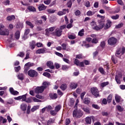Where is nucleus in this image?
<instances>
[{
    "label": "nucleus",
    "mask_w": 125,
    "mask_h": 125,
    "mask_svg": "<svg viewBox=\"0 0 125 125\" xmlns=\"http://www.w3.org/2000/svg\"><path fill=\"white\" fill-rule=\"evenodd\" d=\"M107 42L109 45L115 46V45H117V43L118 42V39L115 37H111L108 40Z\"/></svg>",
    "instance_id": "obj_1"
},
{
    "label": "nucleus",
    "mask_w": 125,
    "mask_h": 125,
    "mask_svg": "<svg viewBox=\"0 0 125 125\" xmlns=\"http://www.w3.org/2000/svg\"><path fill=\"white\" fill-rule=\"evenodd\" d=\"M83 115V112L81 110L76 111L74 110L73 112V117L74 118H77V119H80L82 118Z\"/></svg>",
    "instance_id": "obj_2"
},
{
    "label": "nucleus",
    "mask_w": 125,
    "mask_h": 125,
    "mask_svg": "<svg viewBox=\"0 0 125 125\" xmlns=\"http://www.w3.org/2000/svg\"><path fill=\"white\" fill-rule=\"evenodd\" d=\"M27 74L30 78H37L39 76V73L36 70L30 69L27 72Z\"/></svg>",
    "instance_id": "obj_3"
},
{
    "label": "nucleus",
    "mask_w": 125,
    "mask_h": 125,
    "mask_svg": "<svg viewBox=\"0 0 125 125\" xmlns=\"http://www.w3.org/2000/svg\"><path fill=\"white\" fill-rule=\"evenodd\" d=\"M91 93L93 95H94L96 97H98L99 96V91L98 89L96 88H91Z\"/></svg>",
    "instance_id": "obj_4"
},
{
    "label": "nucleus",
    "mask_w": 125,
    "mask_h": 125,
    "mask_svg": "<svg viewBox=\"0 0 125 125\" xmlns=\"http://www.w3.org/2000/svg\"><path fill=\"white\" fill-rule=\"evenodd\" d=\"M44 89L43 88L42 86H37L34 90L35 93L39 94V93H42Z\"/></svg>",
    "instance_id": "obj_5"
},
{
    "label": "nucleus",
    "mask_w": 125,
    "mask_h": 125,
    "mask_svg": "<svg viewBox=\"0 0 125 125\" xmlns=\"http://www.w3.org/2000/svg\"><path fill=\"white\" fill-rule=\"evenodd\" d=\"M99 27L101 30H102L104 27H105V20L102 19L98 21Z\"/></svg>",
    "instance_id": "obj_6"
},
{
    "label": "nucleus",
    "mask_w": 125,
    "mask_h": 125,
    "mask_svg": "<svg viewBox=\"0 0 125 125\" xmlns=\"http://www.w3.org/2000/svg\"><path fill=\"white\" fill-rule=\"evenodd\" d=\"M62 32L63 31L61 30V29H60V28H57L55 29L54 34L55 36H56V37H61V36H62Z\"/></svg>",
    "instance_id": "obj_7"
},
{
    "label": "nucleus",
    "mask_w": 125,
    "mask_h": 125,
    "mask_svg": "<svg viewBox=\"0 0 125 125\" xmlns=\"http://www.w3.org/2000/svg\"><path fill=\"white\" fill-rule=\"evenodd\" d=\"M14 99H15V100H21V99H22V101L25 102L27 99V94L22 96H20L18 97H15Z\"/></svg>",
    "instance_id": "obj_8"
},
{
    "label": "nucleus",
    "mask_w": 125,
    "mask_h": 125,
    "mask_svg": "<svg viewBox=\"0 0 125 125\" xmlns=\"http://www.w3.org/2000/svg\"><path fill=\"white\" fill-rule=\"evenodd\" d=\"M36 53L37 54H43L46 53V48L39 49L36 51Z\"/></svg>",
    "instance_id": "obj_9"
},
{
    "label": "nucleus",
    "mask_w": 125,
    "mask_h": 125,
    "mask_svg": "<svg viewBox=\"0 0 125 125\" xmlns=\"http://www.w3.org/2000/svg\"><path fill=\"white\" fill-rule=\"evenodd\" d=\"M49 97L53 100H55L58 98V95L57 93H51L49 95Z\"/></svg>",
    "instance_id": "obj_10"
},
{
    "label": "nucleus",
    "mask_w": 125,
    "mask_h": 125,
    "mask_svg": "<svg viewBox=\"0 0 125 125\" xmlns=\"http://www.w3.org/2000/svg\"><path fill=\"white\" fill-rule=\"evenodd\" d=\"M112 26V21L109 20L107 21V23L105 24L104 27V30H108L110 27Z\"/></svg>",
    "instance_id": "obj_11"
},
{
    "label": "nucleus",
    "mask_w": 125,
    "mask_h": 125,
    "mask_svg": "<svg viewBox=\"0 0 125 125\" xmlns=\"http://www.w3.org/2000/svg\"><path fill=\"white\" fill-rule=\"evenodd\" d=\"M46 65L48 68L53 70L54 69V65H53V62H51V61L47 62L46 63Z\"/></svg>",
    "instance_id": "obj_12"
},
{
    "label": "nucleus",
    "mask_w": 125,
    "mask_h": 125,
    "mask_svg": "<svg viewBox=\"0 0 125 125\" xmlns=\"http://www.w3.org/2000/svg\"><path fill=\"white\" fill-rule=\"evenodd\" d=\"M78 84L77 83L72 82L70 83V88H71V89H76V88L78 87Z\"/></svg>",
    "instance_id": "obj_13"
},
{
    "label": "nucleus",
    "mask_w": 125,
    "mask_h": 125,
    "mask_svg": "<svg viewBox=\"0 0 125 125\" xmlns=\"http://www.w3.org/2000/svg\"><path fill=\"white\" fill-rule=\"evenodd\" d=\"M122 76L116 75L115 77V81L118 84H121V79H122Z\"/></svg>",
    "instance_id": "obj_14"
},
{
    "label": "nucleus",
    "mask_w": 125,
    "mask_h": 125,
    "mask_svg": "<svg viewBox=\"0 0 125 125\" xmlns=\"http://www.w3.org/2000/svg\"><path fill=\"white\" fill-rule=\"evenodd\" d=\"M0 36H8L9 35V32L8 30H0Z\"/></svg>",
    "instance_id": "obj_15"
},
{
    "label": "nucleus",
    "mask_w": 125,
    "mask_h": 125,
    "mask_svg": "<svg viewBox=\"0 0 125 125\" xmlns=\"http://www.w3.org/2000/svg\"><path fill=\"white\" fill-rule=\"evenodd\" d=\"M46 7H47L44 5V4H42L39 5V6H38V9L39 11H42V10H45V9H46Z\"/></svg>",
    "instance_id": "obj_16"
},
{
    "label": "nucleus",
    "mask_w": 125,
    "mask_h": 125,
    "mask_svg": "<svg viewBox=\"0 0 125 125\" xmlns=\"http://www.w3.org/2000/svg\"><path fill=\"white\" fill-rule=\"evenodd\" d=\"M50 84V83L49 82H44L42 83V85L41 86H42L43 89L45 90V89L47 88V87H48L49 86Z\"/></svg>",
    "instance_id": "obj_17"
},
{
    "label": "nucleus",
    "mask_w": 125,
    "mask_h": 125,
    "mask_svg": "<svg viewBox=\"0 0 125 125\" xmlns=\"http://www.w3.org/2000/svg\"><path fill=\"white\" fill-rule=\"evenodd\" d=\"M27 8L29 12H35V11H36V8L33 6H28Z\"/></svg>",
    "instance_id": "obj_18"
},
{
    "label": "nucleus",
    "mask_w": 125,
    "mask_h": 125,
    "mask_svg": "<svg viewBox=\"0 0 125 125\" xmlns=\"http://www.w3.org/2000/svg\"><path fill=\"white\" fill-rule=\"evenodd\" d=\"M82 110L84 112H85L86 114H90V109H89V107H82Z\"/></svg>",
    "instance_id": "obj_19"
},
{
    "label": "nucleus",
    "mask_w": 125,
    "mask_h": 125,
    "mask_svg": "<svg viewBox=\"0 0 125 125\" xmlns=\"http://www.w3.org/2000/svg\"><path fill=\"white\" fill-rule=\"evenodd\" d=\"M15 39L19 40L20 39V31L17 30L15 33Z\"/></svg>",
    "instance_id": "obj_20"
},
{
    "label": "nucleus",
    "mask_w": 125,
    "mask_h": 125,
    "mask_svg": "<svg viewBox=\"0 0 125 125\" xmlns=\"http://www.w3.org/2000/svg\"><path fill=\"white\" fill-rule=\"evenodd\" d=\"M83 103L84 104H86V105H88L90 103V99L89 98H85L83 99Z\"/></svg>",
    "instance_id": "obj_21"
},
{
    "label": "nucleus",
    "mask_w": 125,
    "mask_h": 125,
    "mask_svg": "<svg viewBox=\"0 0 125 125\" xmlns=\"http://www.w3.org/2000/svg\"><path fill=\"white\" fill-rule=\"evenodd\" d=\"M85 123L87 125H91V117H86L85 119Z\"/></svg>",
    "instance_id": "obj_22"
},
{
    "label": "nucleus",
    "mask_w": 125,
    "mask_h": 125,
    "mask_svg": "<svg viewBox=\"0 0 125 125\" xmlns=\"http://www.w3.org/2000/svg\"><path fill=\"white\" fill-rule=\"evenodd\" d=\"M6 20L8 21H12V20H15V16L11 15L7 17Z\"/></svg>",
    "instance_id": "obj_23"
},
{
    "label": "nucleus",
    "mask_w": 125,
    "mask_h": 125,
    "mask_svg": "<svg viewBox=\"0 0 125 125\" xmlns=\"http://www.w3.org/2000/svg\"><path fill=\"white\" fill-rule=\"evenodd\" d=\"M36 42H35V41H32L30 42V46L31 49H34L35 47H36Z\"/></svg>",
    "instance_id": "obj_24"
},
{
    "label": "nucleus",
    "mask_w": 125,
    "mask_h": 125,
    "mask_svg": "<svg viewBox=\"0 0 125 125\" xmlns=\"http://www.w3.org/2000/svg\"><path fill=\"white\" fill-rule=\"evenodd\" d=\"M121 100H122V97L118 95H115V101L117 103H120L121 102Z\"/></svg>",
    "instance_id": "obj_25"
},
{
    "label": "nucleus",
    "mask_w": 125,
    "mask_h": 125,
    "mask_svg": "<svg viewBox=\"0 0 125 125\" xmlns=\"http://www.w3.org/2000/svg\"><path fill=\"white\" fill-rule=\"evenodd\" d=\"M67 87H68V86H67V84L66 83H63L60 86L61 89L63 91L66 90V89H67Z\"/></svg>",
    "instance_id": "obj_26"
},
{
    "label": "nucleus",
    "mask_w": 125,
    "mask_h": 125,
    "mask_svg": "<svg viewBox=\"0 0 125 125\" xmlns=\"http://www.w3.org/2000/svg\"><path fill=\"white\" fill-rule=\"evenodd\" d=\"M112 98H113V94H110L107 98L108 103H111L112 102Z\"/></svg>",
    "instance_id": "obj_27"
},
{
    "label": "nucleus",
    "mask_w": 125,
    "mask_h": 125,
    "mask_svg": "<svg viewBox=\"0 0 125 125\" xmlns=\"http://www.w3.org/2000/svg\"><path fill=\"white\" fill-rule=\"evenodd\" d=\"M84 29H82V30H81L79 33H78V36H79L80 37H83L84 35Z\"/></svg>",
    "instance_id": "obj_28"
},
{
    "label": "nucleus",
    "mask_w": 125,
    "mask_h": 125,
    "mask_svg": "<svg viewBox=\"0 0 125 125\" xmlns=\"http://www.w3.org/2000/svg\"><path fill=\"white\" fill-rule=\"evenodd\" d=\"M35 64L34 63H31L30 62H28L26 63L25 64V67H28V68H30V67H33V66H34Z\"/></svg>",
    "instance_id": "obj_29"
},
{
    "label": "nucleus",
    "mask_w": 125,
    "mask_h": 125,
    "mask_svg": "<svg viewBox=\"0 0 125 125\" xmlns=\"http://www.w3.org/2000/svg\"><path fill=\"white\" fill-rule=\"evenodd\" d=\"M21 108L22 111H26L27 110V104H22L21 105Z\"/></svg>",
    "instance_id": "obj_30"
},
{
    "label": "nucleus",
    "mask_w": 125,
    "mask_h": 125,
    "mask_svg": "<svg viewBox=\"0 0 125 125\" xmlns=\"http://www.w3.org/2000/svg\"><path fill=\"white\" fill-rule=\"evenodd\" d=\"M55 28H56V27L55 26L51 27L49 28L48 29H45V32H53V31H54V30L55 29Z\"/></svg>",
    "instance_id": "obj_31"
},
{
    "label": "nucleus",
    "mask_w": 125,
    "mask_h": 125,
    "mask_svg": "<svg viewBox=\"0 0 125 125\" xmlns=\"http://www.w3.org/2000/svg\"><path fill=\"white\" fill-rule=\"evenodd\" d=\"M68 39H69V40H75V39H77V37L76 36V35H72V34L68 35Z\"/></svg>",
    "instance_id": "obj_32"
},
{
    "label": "nucleus",
    "mask_w": 125,
    "mask_h": 125,
    "mask_svg": "<svg viewBox=\"0 0 125 125\" xmlns=\"http://www.w3.org/2000/svg\"><path fill=\"white\" fill-rule=\"evenodd\" d=\"M109 84V82H103L101 83V87H105L106 85Z\"/></svg>",
    "instance_id": "obj_33"
},
{
    "label": "nucleus",
    "mask_w": 125,
    "mask_h": 125,
    "mask_svg": "<svg viewBox=\"0 0 125 125\" xmlns=\"http://www.w3.org/2000/svg\"><path fill=\"white\" fill-rule=\"evenodd\" d=\"M61 109V105H57L55 108V111L57 113L59 112V111H60Z\"/></svg>",
    "instance_id": "obj_34"
},
{
    "label": "nucleus",
    "mask_w": 125,
    "mask_h": 125,
    "mask_svg": "<svg viewBox=\"0 0 125 125\" xmlns=\"http://www.w3.org/2000/svg\"><path fill=\"white\" fill-rule=\"evenodd\" d=\"M99 71L101 74H102V75L105 74V71H104V69H103V67L102 66H101L99 68Z\"/></svg>",
    "instance_id": "obj_35"
},
{
    "label": "nucleus",
    "mask_w": 125,
    "mask_h": 125,
    "mask_svg": "<svg viewBox=\"0 0 125 125\" xmlns=\"http://www.w3.org/2000/svg\"><path fill=\"white\" fill-rule=\"evenodd\" d=\"M75 103V100H74V99H70V101L69 102V106H70L71 107H73V106H74V104Z\"/></svg>",
    "instance_id": "obj_36"
},
{
    "label": "nucleus",
    "mask_w": 125,
    "mask_h": 125,
    "mask_svg": "<svg viewBox=\"0 0 125 125\" xmlns=\"http://www.w3.org/2000/svg\"><path fill=\"white\" fill-rule=\"evenodd\" d=\"M124 26V23L121 22L116 25L115 26L116 29H120V28H122Z\"/></svg>",
    "instance_id": "obj_37"
},
{
    "label": "nucleus",
    "mask_w": 125,
    "mask_h": 125,
    "mask_svg": "<svg viewBox=\"0 0 125 125\" xmlns=\"http://www.w3.org/2000/svg\"><path fill=\"white\" fill-rule=\"evenodd\" d=\"M26 24H27V25L29 26V27H30V28H34V24L32 23V22H30L29 21H26Z\"/></svg>",
    "instance_id": "obj_38"
},
{
    "label": "nucleus",
    "mask_w": 125,
    "mask_h": 125,
    "mask_svg": "<svg viewBox=\"0 0 125 125\" xmlns=\"http://www.w3.org/2000/svg\"><path fill=\"white\" fill-rule=\"evenodd\" d=\"M54 123V120L52 119H50L47 123V125H51V124H53Z\"/></svg>",
    "instance_id": "obj_39"
},
{
    "label": "nucleus",
    "mask_w": 125,
    "mask_h": 125,
    "mask_svg": "<svg viewBox=\"0 0 125 125\" xmlns=\"http://www.w3.org/2000/svg\"><path fill=\"white\" fill-rule=\"evenodd\" d=\"M92 107L97 110H99L100 109V106H99L98 104H92Z\"/></svg>",
    "instance_id": "obj_40"
},
{
    "label": "nucleus",
    "mask_w": 125,
    "mask_h": 125,
    "mask_svg": "<svg viewBox=\"0 0 125 125\" xmlns=\"http://www.w3.org/2000/svg\"><path fill=\"white\" fill-rule=\"evenodd\" d=\"M117 109L119 112H123L124 111V108L122 107L121 105H117Z\"/></svg>",
    "instance_id": "obj_41"
},
{
    "label": "nucleus",
    "mask_w": 125,
    "mask_h": 125,
    "mask_svg": "<svg viewBox=\"0 0 125 125\" xmlns=\"http://www.w3.org/2000/svg\"><path fill=\"white\" fill-rule=\"evenodd\" d=\"M120 16L118 14L116 15L115 16H112L111 17V19L113 20H117V19H119Z\"/></svg>",
    "instance_id": "obj_42"
},
{
    "label": "nucleus",
    "mask_w": 125,
    "mask_h": 125,
    "mask_svg": "<svg viewBox=\"0 0 125 125\" xmlns=\"http://www.w3.org/2000/svg\"><path fill=\"white\" fill-rule=\"evenodd\" d=\"M106 42H105V41H102V42H101L100 46L102 47V48H104Z\"/></svg>",
    "instance_id": "obj_43"
},
{
    "label": "nucleus",
    "mask_w": 125,
    "mask_h": 125,
    "mask_svg": "<svg viewBox=\"0 0 125 125\" xmlns=\"http://www.w3.org/2000/svg\"><path fill=\"white\" fill-rule=\"evenodd\" d=\"M94 12L91 11H89L87 12L86 15L87 16H91L94 14Z\"/></svg>",
    "instance_id": "obj_44"
},
{
    "label": "nucleus",
    "mask_w": 125,
    "mask_h": 125,
    "mask_svg": "<svg viewBox=\"0 0 125 125\" xmlns=\"http://www.w3.org/2000/svg\"><path fill=\"white\" fill-rule=\"evenodd\" d=\"M92 29L95 31H100V30H101L99 26H98L97 24L95 27H93Z\"/></svg>",
    "instance_id": "obj_45"
},
{
    "label": "nucleus",
    "mask_w": 125,
    "mask_h": 125,
    "mask_svg": "<svg viewBox=\"0 0 125 125\" xmlns=\"http://www.w3.org/2000/svg\"><path fill=\"white\" fill-rule=\"evenodd\" d=\"M43 76H44V77H46L47 78H50L51 75L49 73L44 72L43 73Z\"/></svg>",
    "instance_id": "obj_46"
},
{
    "label": "nucleus",
    "mask_w": 125,
    "mask_h": 125,
    "mask_svg": "<svg viewBox=\"0 0 125 125\" xmlns=\"http://www.w3.org/2000/svg\"><path fill=\"white\" fill-rule=\"evenodd\" d=\"M18 78L21 81H23V80H24V76L23 75V74H21L19 75Z\"/></svg>",
    "instance_id": "obj_47"
},
{
    "label": "nucleus",
    "mask_w": 125,
    "mask_h": 125,
    "mask_svg": "<svg viewBox=\"0 0 125 125\" xmlns=\"http://www.w3.org/2000/svg\"><path fill=\"white\" fill-rule=\"evenodd\" d=\"M83 62H84V64L86 65H90V61L87 60H84L83 61Z\"/></svg>",
    "instance_id": "obj_48"
},
{
    "label": "nucleus",
    "mask_w": 125,
    "mask_h": 125,
    "mask_svg": "<svg viewBox=\"0 0 125 125\" xmlns=\"http://www.w3.org/2000/svg\"><path fill=\"white\" fill-rule=\"evenodd\" d=\"M30 69V67H28V66H24V73L26 75L28 74V70Z\"/></svg>",
    "instance_id": "obj_49"
},
{
    "label": "nucleus",
    "mask_w": 125,
    "mask_h": 125,
    "mask_svg": "<svg viewBox=\"0 0 125 125\" xmlns=\"http://www.w3.org/2000/svg\"><path fill=\"white\" fill-rule=\"evenodd\" d=\"M39 109V106H34L33 107H32L31 109V112H35L36 110H38Z\"/></svg>",
    "instance_id": "obj_50"
},
{
    "label": "nucleus",
    "mask_w": 125,
    "mask_h": 125,
    "mask_svg": "<svg viewBox=\"0 0 125 125\" xmlns=\"http://www.w3.org/2000/svg\"><path fill=\"white\" fill-rule=\"evenodd\" d=\"M76 58L77 59H83V57L82 54H79V55H76Z\"/></svg>",
    "instance_id": "obj_51"
},
{
    "label": "nucleus",
    "mask_w": 125,
    "mask_h": 125,
    "mask_svg": "<svg viewBox=\"0 0 125 125\" xmlns=\"http://www.w3.org/2000/svg\"><path fill=\"white\" fill-rule=\"evenodd\" d=\"M30 33V29H26L24 31V34L25 35L28 36V35H29V34Z\"/></svg>",
    "instance_id": "obj_52"
},
{
    "label": "nucleus",
    "mask_w": 125,
    "mask_h": 125,
    "mask_svg": "<svg viewBox=\"0 0 125 125\" xmlns=\"http://www.w3.org/2000/svg\"><path fill=\"white\" fill-rule=\"evenodd\" d=\"M90 25L92 27V29L94 27H95L97 24H96V22L94 21H92V22H90Z\"/></svg>",
    "instance_id": "obj_53"
},
{
    "label": "nucleus",
    "mask_w": 125,
    "mask_h": 125,
    "mask_svg": "<svg viewBox=\"0 0 125 125\" xmlns=\"http://www.w3.org/2000/svg\"><path fill=\"white\" fill-rule=\"evenodd\" d=\"M4 5H9L10 3V1L9 0H6V1L3 2Z\"/></svg>",
    "instance_id": "obj_54"
},
{
    "label": "nucleus",
    "mask_w": 125,
    "mask_h": 125,
    "mask_svg": "<svg viewBox=\"0 0 125 125\" xmlns=\"http://www.w3.org/2000/svg\"><path fill=\"white\" fill-rule=\"evenodd\" d=\"M75 14L76 16H80L81 15V11L77 10L75 11Z\"/></svg>",
    "instance_id": "obj_55"
},
{
    "label": "nucleus",
    "mask_w": 125,
    "mask_h": 125,
    "mask_svg": "<svg viewBox=\"0 0 125 125\" xmlns=\"http://www.w3.org/2000/svg\"><path fill=\"white\" fill-rule=\"evenodd\" d=\"M74 64H76L77 66H79L80 64V61L78 60L77 59H75L74 61Z\"/></svg>",
    "instance_id": "obj_56"
},
{
    "label": "nucleus",
    "mask_w": 125,
    "mask_h": 125,
    "mask_svg": "<svg viewBox=\"0 0 125 125\" xmlns=\"http://www.w3.org/2000/svg\"><path fill=\"white\" fill-rule=\"evenodd\" d=\"M62 49L63 50H66V48H67V45L66 44V43H63L62 44Z\"/></svg>",
    "instance_id": "obj_57"
},
{
    "label": "nucleus",
    "mask_w": 125,
    "mask_h": 125,
    "mask_svg": "<svg viewBox=\"0 0 125 125\" xmlns=\"http://www.w3.org/2000/svg\"><path fill=\"white\" fill-rule=\"evenodd\" d=\"M46 11L48 12V13H54V12H55V10L51 9H48L46 10Z\"/></svg>",
    "instance_id": "obj_58"
},
{
    "label": "nucleus",
    "mask_w": 125,
    "mask_h": 125,
    "mask_svg": "<svg viewBox=\"0 0 125 125\" xmlns=\"http://www.w3.org/2000/svg\"><path fill=\"white\" fill-rule=\"evenodd\" d=\"M92 43H98V40L96 38H94L92 40Z\"/></svg>",
    "instance_id": "obj_59"
},
{
    "label": "nucleus",
    "mask_w": 125,
    "mask_h": 125,
    "mask_svg": "<svg viewBox=\"0 0 125 125\" xmlns=\"http://www.w3.org/2000/svg\"><path fill=\"white\" fill-rule=\"evenodd\" d=\"M36 24L37 25H42V20L36 21Z\"/></svg>",
    "instance_id": "obj_60"
},
{
    "label": "nucleus",
    "mask_w": 125,
    "mask_h": 125,
    "mask_svg": "<svg viewBox=\"0 0 125 125\" xmlns=\"http://www.w3.org/2000/svg\"><path fill=\"white\" fill-rule=\"evenodd\" d=\"M25 102H26V103H31L32 102V98H28L26 99Z\"/></svg>",
    "instance_id": "obj_61"
},
{
    "label": "nucleus",
    "mask_w": 125,
    "mask_h": 125,
    "mask_svg": "<svg viewBox=\"0 0 125 125\" xmlns=\"http://www.w3.org/2000/svg\"><path fill=\"white\" fill-rule=\"evenodd\" d=\"M67 4V7H69V8L72 7V1L70 0L69 1H68Z\"/></svg>",
    "instance_id": "obj_62"
},
{
    "label": "nucleus",
    "mask_w": 125,
    "mask_h": 125,
    "mask_svg": "<svg viewBox=\"0 0 125 125\" xmlns=\"http://www.w3.org/2000/svg\"><path fill=\"white\" fill-rule=\"evenodd\" d=\"M70 123H71V121H70V119H66L65 120V125H70Z\"/></svg>",
    "instance_id": "obj_63"
},
{
    "label": "nucleus",
    "mask_w": 125,
    "mask_h": 125,
    "mask_svg": "<svg viewBox=\"0 0 125 125\" xmlns=\"http://www.w3.org/2000/svg\"><path fill=\"white\" fill-rule=\"evenodd\" d=\"M32 98L34 102H41L40 100H39L35 97H32Z\"/></svg>",
    "instance_id": "obj_64"
}]
</instances>
